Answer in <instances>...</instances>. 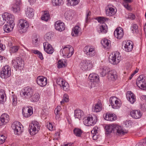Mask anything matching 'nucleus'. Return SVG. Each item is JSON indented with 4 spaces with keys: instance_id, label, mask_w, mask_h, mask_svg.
I'll list each match as a JSON object with an SVG mask.
<instances>
[{
    "instance_id": "f257e3e1",
    "label": "nucleus",
    "mask_w": 146,
    "mask_h": 146,
    "mask_svg": "<svg viewBox=\"0 0 146 146\" xmlns=\"http://www.w3.org/2000/svg\"><path fill=\"white\" fill-rule=\"evenodd\" d=\"M18 25L19 28V31L21 34L26 33L29 26L28 22L26 20L23 19L18 21Z\"/></svg>"
},
{
    "instance_id": "f03ea898",
    "label": "nucleus",
    "mask_w": 146,
    "mask_h": 146,
    "mask_svg": "<svg viewBox=\"0 0 146 146\" xmlns=\"http://www.w3.org/2000/svg\"><path fill=\"white\" fill-rule=\"evenodd\" d=\"M39 123L37 121H34L29 125V130L31 135H34L40 129Z\"/></svg>"
},
{
    "instance_id": "7ed1b4c3",
    "label": "nucleus",
    "mask_w": 146,
    "mask_h": 146,
    "mask_svg": "<svg viewBox=\"0 0 146 146\" xmlns=\"http://www.w3.org/2000/svg\"><path fill=\"white\" fill-rule=\"evenodd\" d=\"M11 74V68L9 66H5L1 70L0 76L2 78H7Z\"/></svg>"
},
{
    "instance_id": "20e7f679",
    "label": "nucleus",
    "mask_w": 146,
    "mask_h": 146,
    "mask_svg": "<svg viewBox=\"0 0 146 146\" xmlns=\"http://www.w3.org/2000/svg\"><path fill=\"white\" fill-rule=\"evenodd\" d=\"M80 67L83 70H90L92 68L93 65L91 60H83L80 63Z\"/></svg>"
},
{
    "instance_id": "39448f33",
    "label": "nucleus",
    "mask_w": 146,
    "mask_h": 146,
    "mask_svg": "<svg viewBox=\"0 0 146 146\" xmlns=\"http://www.w3.org/2000/svg\"><path fill=\"white\" fill-rule=\"evenodd\" d=\"M56 81L57 84L60 85L64 90L68 91L69 90V84L62 78H58L57 79Z\"/></svg>"
},
{
    "instance_id": "423d86ee",
    "label": "nucleus",
    "mask_w": 146,
    "mask_h": 146,
    "mask_svg": "<svg viewBox=\"0 0 146 146\" xmlns=\"http://www.w3.org/2000/svg\"><path fill=\"white\" fill-rule=\"evenodd\" d=\"M89 78L91 82L90 87L91 88L95 87L99 81V77L97 74H90L89 76Z\"/></svg>"
},
{
    "instance_id": "0eeeda50",
    "label": "nucleus",
    "mask_w": 146,
    "mask_h": 146,
    "mask_svg": "<svg viewBox=\"0 0 146 146\" xmlns=\"http://www.w3.org/2000/svg\"><path fill=\"white\" fill-rule=\"evenodd\" d=\"M33 94V90L32 88L30 87H27L22 90L21 95L24 98H28L31 97Z\"/></svg>"
},
{
    "instance_id": "6e6552de",
    "label": "nucleus",
    "mask_w": 146,
    "mask_h": 146,
    "mask_svg": "<svg viewBox=\"0 0 146 146\" xmlns=\"http://www.w3.org/2000/svg\"><path fill=\"white\" fill-rule=\"evenodd\" d=\"M96 116H88L87 119L85 118L83 121L84 124L87 126H92L96 124L97 121Z\"/></svg>"
},
{
    "instance_id": "1a4fd4ad",
    "label": "nucleus",
    "mask_w": 146,
    "mask_h": 146,
    "mask_svg": "<svg viewBox=\"0 0 146 146\" xmlns=\"http://www.w3.org/2000/svg\"><path fill=\"white\" fill-rule=\"evenodd\" d=\"M111 125L113 129V133H117L116 134L118 135H124L127 133V131H124L123 130L121 126L114 124Z\"/></svg>"
},
{
    "instance_id": "9d476101",
    "label": "nucleus",
    "mask_w": 146,
    "mask_h": 146,
    "mask_svg": "<svg viewBox=\"0 0 146 146\" xmlns=\"http://www.w3.org/2000/svg\"><path fill=\"white\" fill-rule=\"evenodd\" d=\"M5 22L6 21L8 24H12V27L15 25L14 22V17L13 15L8 13L5 12L2 15Z\"/></svg>"
},
{
    "instance_id": "9b49d317",
    "label": "nucleus",
    "mask_w": 146,
    "mask_h": 146,
    "mask_svg": "<svg viewBox=\"0 0 146 146\" xmlns=\"http://www.w3.org/2000/svg\"><path fill=\"white\" fill-rule=\"evenodd\" d=\"M21 125L19 122L15 121L13 122L11 125V127L14 130L15 133L19 135L23 131L21 129Z\"/></svg>"
},
{
    "instance_id": "f8f14e48",
    "label": "nucleus",
    "mask_w": 146,
    "mask_h": 146,
    "mask_svg": "<svg viewBox=\"0 0 146 146\" xmlns=\"http://www.w3.org/2000/svg\"><path fill=\"white\" fill-rule=\"evenodd\" d=\"M83 51L84 54L88 56L92 57L94 56L96 54L94 48L92 46H86L84 48Z\"/></svg>"
},
{
    "instance_id": "ddd939ff",
    "label": "nucleus",
    "mask_w": 146,
    "mask_h": 146,
    "mask_svg": "<svg viewBox=\"0 0 146 146\" xmlns=\"http://www.w3.org/2000/svg\"><path fill=\"white\" fill-rule=\"evenodd\" d=\"M70 50H73V48L70 45H67L61 49L60 52L62 53L63 55H67L68 56H71L73 54L74 52L72 51L70 52Z\"/></svg>"
},
{
    "instance_id": "4468645a",
    "label": "nucleus",
    "mask_w": 146,
    "mask_h": 146,
    "mask_svg": "<svg viewBox=\"0 0 146 146\" xmlns=\"http://www.w3.org/2000/svg\"><path fill=\"white\" fill-rule=\"evenodd\" d=\"M145 77L144 75H141L137 78L136 81V84L137 86L141 89H143L145 86L146 83Z\"/></svg>"
},
{
    "instance_id": "2eb2a0df",
    "label": "nucleus",
    "mask_w": 146,
    "mask_h": 146,
    "mask_svg": "<svg viewBox=\"0 0 146 146\" xmlns=\"http://www.w3.org/2000/svg\"><path fill=\"white\" fill-rule=\"evenodd\" d=\"M120 57L118 53H116L114 54L110 55L109 57V60L111 64L115 65L117 64L120 61Z\"/></svg>"
},
{
    "instance_id": "dca6fc26",
    "label": "nucleus",
    "mask_w": 146,
    "mask_h": 146,
    "mask_svg": "<svg viewBox=\"0 0 146 146\" xmlns=\"http://www.w3.org/2000/svg\"><path fill=\"white\" fill-rule=\"evenodd\" d=\"M37 83L41 87L45 86L47 84V80L46 78L42 76H38L36 79Z\"/></svg>"
},
{
    "instance_id": "f3484780",
    "label": "nucleus",
    "mask_w": 146,
    "mask_h": 146,
    "mask_svg": "<svg viewBox=\"0 0 146 146\" xmlns=\"http://www.w3.org/2000/svg\"><path fill=\"white\" fill-rule=\"evenodd\" d=\"M44 49L45 52L48 54H52L54 50L51 45L46 42L43 43Z\"/></svg>"
},
{
    "instance_id": "a211bd4d",
    "label": "nucleus",
    "mask_w": 146,
    "mask_h": 146,
    "mask_svg": "<svg viewBox=\"0 0 146 146\" xmlns=\"http://www.w3.org/2000/svg\"><path fill=\"white\" fill-rule=\"evenodd\" d=\"M115 36L118 39H121L123 36L124 32L123 29L120 27L117 28L114 32Z\"/></svg>"
},
{
    "instance_id": "6ab92c4d",
    "label": "nucleus",
    "mask_w": 146,
    "mask_h": 146,
    "mask_svg": "<svg viewBox=\"0 0 146 146\" xmlns=\"http://www.w3.org/2000/svg\"><path fill=\"white\" fill-rule=\"evenodd\" d=\"M122 47L125 51L129 52L132 50L133 48V45L129 41L123 42L122 43Z\"/></svg>"
},
{
    "instance_id": "aec40b11",
    "label": "nucleus",
    "mask_w": 146,
    "mask_h": 146,
    "mask_svg": "<svg viewBox=\"0 0 146 146\" xmlns=\"http://www.w3.org/2000/svg\"><path fill=\"white\" fill-rule=\"evenodd\" d=\"M22 4L21 0H16L15 3L13 5L12 7L13 11L15 13L19 12Z\"/></svg>"
},
{
    "instance_id": "412c9836",
    "label": "nucleus",
    "mask_w": 146,
    "mask_h": 146,
    "mask_svg": "<svg viewBox=\"0 0 146 146\" xmlns=\"http://www.w3.org/2000/svg\"><path fill=\"white\" fill-rule=\"evenodd\" d=\"M9 120V116L6 113L2 114L0 119V125L2 126L7 123Z\"/></svg>"
},
{
    "instance_id": "4be33fe9",
    "label": "nucleus",
    "mask_w": 146,
    "mask_h": 146,
    "mask_svg": "<svg viewBox=\"0 0 146 146\" xmlns=\"http://www.w3.org/2000/svg\"><path fill=\"white\" fill-rule=\"evenodd\" d=\"M54 26L55 29L57 30L60 32L63 31L65 28L64 24L60 21H56L55 23Z\"/></svg>"
},
{
    "instance_id": "5701e85b",
    "label": "nucleus",
    "mask_w": 146,
    "mask_h": 146,
    "mask_svg": "<svg viewBox=\"0 0 146 146\" xmlns=\"http://www.w3.org/2000/svg\"><path fill=\"white\" fill-rule=\"evenodd\" d=\"M126 97L128 100L132 104H133L136 101V98L135 95L130 91L127 92Z\"/></svg>"
},
{
    "instance_id": "b1692460",
    "label": "nucleus",
    "mask_w": 146,
    "mask_h": 146,
    "mask_svg": "<svg viewBox=\"0 0 146 146\" xmlns=\"http://www.w3.org/2000/svg\"><path fill=\"white\" fill-rule=\"evenodd\" d=\"M108 78L109 79L114 80L117 78V73L114 70L109 71L108 73Z\"/></svg>"
},
{
    "instance_id": "393cba45",
    "label": "nucleus",
    "mask_w": 146,
    "mask_h": 146,
    "mask_svg": "<svg viewBox=\"0 0 146 146\" xmlns=\"http://www.w3.org/2000/svg\"><path fill=\"white\" fill-rule=\"evenodd\" d=\"M104 119L107 121H112L116 119V117L114 114L107 113L103 115Z\"/></svg>"
},
{
    "instance_id": "a878e982",
    "label": "nucleus",
    "mask_w": 146,
    "mask_h": 146,
    "mask_svg": "<svg viewBox=\"0 0 146 146\" xmlns=\"http://www.w3.org/2000/svg\"><path fill=\"white\" fill-rule=\"evenodd\" d=\"M130 115L132 117L135 119L140 118L142 114L139 110H133L130 112Z\"/></svg>"
},
{
    "instance_id": "bb28decb",
    "label": "nucleus",
    "mask_w": 146,
    "mask_h": 146,
    "mask_svg": "<svg viewBox=\"0 0 146 146\" xmlns=\"http://www.w3.org/2000/svg\"><path fill=\"white\" fill-rule=\"evenodd\" d=\"M25 11L26 15L27 17L29 18H31L33 17L34 13L32 8L27 7Z\"/></svg>"
},
{
    "instance_id": "cd10ccee",
    "label": "nucleus",
    "mask_w": 146,
    "mask_h": 146,
    "mask_svg": "<svg viewBox=\"0 0 146 146\" xmlns=\"http://www.w3.org/2000/svg\"><path fill=\"white\" fill-rule=\"evenodd\" d=\"M74 116L75 118L80 119L83 118V112L80 110H75L74 111Z\"/></svg>"
},
{
    "instance_id": "c85d7f7f",
    "label": "nucleus",
    "mask_w": 146,
    "mask_h": 146,
    "mask_svg": "<svg viewBox=\"0 0 146 146\" xmlns=\"http://www.w3.org/2000/svg\"><path fill=\"white\" fill-rule=\"evenodd\" d=\"M102 109V106L101 102H98L93 107V110L94 112H100Z\"/></svg>"
},
{
    "instance_id": "c756f323",
    "label": "nucleus",
    "mask_w": 146,
    "mask_h": 146,
    "mask_svg": "<svg viewBox=\"0 0 146 146\" xmlns=\"http://www.w3.org/2000/svg\"><path fill=\"white\" fill-rule=\"evenodd\" d=\"M81 28L78 26H76L72 29L71 34L73 36H76L80 32Z\"/></svg>"
},
{
    "instance_id": "7c9ffc66",
    "label": "nucleus",
    "mask_w": 146,
    "mask_h": 146,
    "mask_svg": "<svg viewBox=\"0 0 146 146\" xmlns=\"http://www.w3.org/2000/svg\"><path fill=\"white\" fill-rule=\"evenodd\" d=\"M8 25H5L3 27L4 31L6 33H9L11 30H12L14 27L15 25H13L12 27V24H9Z\"/></svg>"
},
{
    "instance_id": "2f4dec72",
    "label": "nucleus",
    "mask_w": 146,
    "mask_h": 146,
    "mask_svg": "<svg viewBox=\"0 0 146 146\" xmlns=\"http://www.w3.org/2000/svg\"><path fill=\"white\" fill-rule=\"evenodd\" d=\"M40 95L38 93H36L34 95L31 96L30 100L32 102H36L39 100Z\"/></svg>"
},
{
    "instance_id": "473e14b6",
    "label": "nucleus",
    "mask_w": 146,
    "mask_h": 146,
    "mask_svg": "<svg viewBox=\"0 0 146 146\" xmlns=\"http://www.w3.org/2000/svg\"><path fill=\"white\" fill-rule=\"evenodd\" d=\"M100 29L99 31L101 33H106L108 31V26L106 24H103L100 26Z\"/></svg>"
},
{
    "instance_id": "72a5a7b5",
    "label": "nucleus",
    "mask_w": 146,
    "mask_h": 146,
    "mask_svg": "<svg viewBox=\"0 0 146 146\" xmlns=\"http://www.w3.org/2000/svg\"><path fill=\"white\" fill-rule=\"evenodd\" d=\"M106 14L108 16H111L115 14V9L112 7H110L106 10Z\"/></svg>"
},
{
    "instance_id": "f704fd0d",
    "label": "nucleus",
    "mask_w": 146,
    "mask_h": 146,
    "mask_svg": "<svg viewBox=\"0 0 146 146\" xmlns=\"http://www.w3.org/2000/svg\"><path fill=\"white\" fill-rule=\"evenodd\" d=\"M57 65L59 68L65 67L66 66V62L64 60H60L58 62Z\"/></svg>"
},
{
    "instance_id": "c9c22d12",
    "label": "nucleus",
    "mask_w": 146,
    "mask_h": 146,
    "mask_svg": "<svg viewBox=\"0 0 146 146\" xmlns=\"http://www.w3.org/2000/svg\"><path fill=\"white\" fill-rule=\"evenodd\" d=\"M64 0H53L52 4L54 6H58L63 4Z\"/></svg>"
},
{
    "instance_id": "e433bc0d",
    "label": "nucleus",
    "mask_w": 146,
    "mask_h": 146,
    "mask_svg": "<svg viewBox=\"0 0 146 146\" xmlns=\"http://www.w3.org/2000/svg\"><path fill=\"white\" fill-rule=\"evenodd\" d=\"M112 125H106L105 126V129L106 130V133L107 134H110L113 132V129Z\"/></svg>"
},
{
    "instance_id": "4c0bfd02",
    "label": "nucleus",
    "mask_w": 146,
    "mask_h": 146,
    "mask_svg": "<svg viewBox=\"0 0 146 146\" xmlns=\"http://www.w3.org/2000/svg\"><path fill=\"white\" fill-rule=\"evenodd\" d=\"M17 64L18 65V67H19V68H18L20 70L22 69L24 66V64L23 63V62L22 61L21 58L19 57H17Z\"/></svg>"
},
{
    "instance_id": "58836bf2",
    "label": "nucleus",
    "mask_w": 146,
    "mask_h": 146,
    "mask_svg": "<svg viewBox=\"0 0 146 146\" xmlns=\"http://www.w3.org/2000/svg\"><path fill=\"white\" fill-rule=\"evenodd\" d=\"M68 3L71 6H75L79 3L80 0H67Z\"/></svg>"
},
{
    "instance_id": "ea45409f",
    "label": "nucleus",
    "mask_w": 146,
    "mask_h": 146,
    "mask_svg": "<svg viewBox=\"0 0 146 146\" xmlns=\"http://www.w3.org/2000/svg\"><path fill=\"white\" fill-rule=\"evenodd\" d=\"M50 18V15L49 13L47 11L44 12L43 15L42 16L41 19L42 20L46 21H48Z\"/></svg>"
},
{
    "instance_id": "a19ab883",
    "label": "nucleus",
    "mask_w": 146,
    "mask_h": 146,
    "mask_svg": "<svg viewBox=\"0 0 146 146\" xmlns=\"http://www.w3.org/2000/svg\"><path fill=\"white\" fill-rule=\"evenodd\" d=\"M74 134L77 136L80 137L82 133V131L80 129L75 128L74 130Z\"/></svg>"
},
{
    "instance_id": "79ce46f5",
    "label": "nucleus",
    "mask_w": 146,
    "mask_h": 146,
    "mask_svg": "<svg viewBox=\"0 0 146 146\" xmlns=\"http://www.w3.org/2000/svg\"><path fill=\"white\" fill-rule=\"evenodd\" d=\"M101 44L105 48L109 46V40L107 39L104 38L101 41Z\"/></svg>"
},
{
    "instance_id": "37998d69",
    "label": "nucleus",
    "mask_w": 146,
    "mask_h": 146,
    "mask_svg": "<svg viewBox=\"0 0 146 146\" xmlns=\"http://www.w3.org/2000/svg\"><path fill=\"white\" fill-rule=\"evenodd\" d=\"M96 19L99 23H102V24L104 23L105 21L108 20V19L107 18L102 17H98Z\"/></svg>"
},
{
    "instance_id": "c03bdc74",
    "label": "nucleus",
    "mask_w": 146,
    "mask_h": 146,
    "mask_svg": "<svg viewBox=\"0 0 146 146\" xmlns=\"http://www.w3.org/2000/svg\"><path fill=\"white\" fill-rule=\"evenodd\" d=\"M109 71L108 68H107L105 67L103 68L102 70V72H100L101 76L102 77L105 76L107 73L108 74Z\"/></svg>"
},
{
    "instance_id": "a18cd8bd",
    "label": "nucleus",
    "mask_w": 146,
    "mask_h": 146,
    "mask_svg": "<svg viewBox=\"0 0 146 146\" xmlns=\"http://www.w3.org/2000/svg\"><path fill=\"white\" fill-rule=\"evenodd\" d=\"M11 98L12 100V104L13 106H15L17 103V96L14 94L12 95L11 96Z\"/></svg>"
},
{
    "instance_id": "49530a36",
    "label": "nucleus",
    "mask_w": 146,
    "mask_h": 146,
    "mask_svg": "<svg viewBox=\"0 0 146 146\" xmlns=\"http://www.w3.org/2000/svg\"><path fill=\"white\" fill-rule=\"evenodd\" d=\"M64 16L66 19L67 20H69L72 17L71 12L70 11H67L64 13Z\"/></svg>"
},
{
    "instance_id": "de8ad7c7",
    "label": "nucleus",
    "mask_w": 146,
    "mask_h": 146,
    "mask_svg": "<svg viewBox=\"0 0 146 146\" xmlns=\"http://www.w3.org/2000/svg\"><path fill=\"white\" fill-rule=\"evenodd\" d=\"M138 26L137 24H133V26L131 29H132V31H133V33H137L139 31V30L138 29Z\"/></svg>"
},
{
    "instance_id": "09e8293b",
    "label": "nucleus",
    "mask_w": 146,
    "mask_h": 146,
    "mask_svg": "<svg viewBox=\"0 0 146 146\" xmlns=\"http://www.w3.org/2000/svg\"><path fill=\"white\" fill-rule=\"evenodd\" d=\"M19 48L18 46H13L10 47V51L11 53H15L18 51Z\"/></svg>"
},
{
    "instance_id": "8fccbe9b",
    "label": "nucleus",
    "mask_w": 146,
    "mask_h": 146,
    "mask_svg": "<svg viewBox=\"0 0 146 146\" xmlns=\"http://www.w3.org/2000/svg\"><path fill=\"white\" fill-rule=\"evenodd\" d=\"M69 101L68 96V94H64L63 97V99L60 102L61 104H64L65 102H67Z\"/></svg>"
},
{
    "instance_id": "3c124183",
    "label": "nucleus",
    "mask_w": 146,
    "mask_h": 146,
    "mask_svg": "<svg viewBox=\"0 0 146 146\" xmlns=\"http://www.w3.org/2000/svg\"><path fill=\"white\" fill-rule=\"evenodd\" d=\"M91 12L88 10L86 11V17L85 22L87 23L89 21L90 19V16L91 15Z\"/></svg>"
},
{
    "instance_id": "603ef678",
    "label": "nucleus",
    "mask_w": 146,
    "mask_h": 146,
    "mask_svg": "<svg viewBox=\"0 0 146 146\" xmlns=\"http://www.w3.org/2000/svg\"><path fill=\"white\" fill-rule=\"evenodd\" d=\"M17 58L14 60H12V64L13 66L15 68L17 69L19 68L18 67V65L17 64Z\"/></svg>"
},
{
    "instance_id": "864d4df0",
    "label": "nucleus",
    "mask_w": 146,
    "mask_h": 146,
    "mask_svg": "<svg viewBox=\"0 0 146 146\" xmlns=\"http://www.w3.org/2000/svg\"><path fill=\"white\" fill-rule=\"evenodd\" d=\"M6 137L3 135H0V144H3L5 141Z\"/></svg>"
},
{
    "instance_id": "5fc2aeb1",
    "label": "nucleus",
    "mask_w": 146,
    "mask_h": 146,
    "mask_svg": "<svg viewBox=\"0 0 146 146\" xmlns=\"http://www.w3.org/2000/svg\"><path fill=\"white\" fill-rule=\"evenodd\" d=\"M117 98L113 96L110 98V103L111 105L113 104L115 102L117 101Z\"/></svg>"
},
{
    "instance_id": "6e6d98bb",
    "label": "nucleus",
    "mask_w": 146,
    "mask_h": 146,
    "mask_svg": "<svg viewBox=\"0 0 146 146\" xmlns=\"http://www.w3.org/2000/svg\"><path fill=\"white\" fill-rule=\"evenodd\" d=\"M4 93L3 92L0 91V103L3 101L4 98Z\"/></svg>"
},
{
    "instance_id": "4d7b16f0",
    "label": "nucleus",
    "mask_w": 146,
    "mask_h": 146,
    "mask_svg": "<svg viewBox=\"0 0 146 146\" xmlns=\"http://www.w3.org/2000/svg\"><path fill=\"white\" fill-rule=\"evenodd\" d=\"M61 109L60 106H58L57 108L55 109L54 111L55 114H59Z\"/></svg>"
},
{
    "instance_id": "13d9d810",
    "label": "nucleus",
    "mask_w": 146,
    "mask_h": 146,
    "mask_svg": "<svg viewBox=\"0 0 146 146\" xmlns=\"http://www.w3.org/2000/svg\"><path fill=\"white\" fill-rule=\"evenodd\" d=\"M112 108L113 109H117L119 108L121 106L120 104H115L114 103L111 105Z\"/></svg>"
},
{
    "instance_id": "bf43d9fd",
    "label": "nucleus",
    "mask_w": 146,
    "mask_h": 146,
    "mask_svg": "<svg viewBox=\"0 0 146 146\" xmlns=\"http://www.w3.org/2000/svg\"><path fill=\"white\" fill-rule=\"evenodd\" d=\"M5 23V21L3 18V15H0V26L2 25Z\"/></svg>"
},
{
    "instance_id": "052dcab7",
    "label": "nucleus",
    "mask_w": 146,
    "mask_h": 146,
    "mask_svg": "<svg viewBox=\"0 0 146 146\" xmlns=\"http://www.w3.org/2000/svg\"><path fill=\"white\" fill-rule=\"evenodd\" d=\"M123 4L124 7L126 8L127 9L129 10H130L131 8L130 6L129 5L128 3H123Z\"/></svg>"
},
{
    "instance_id": "680f3d73",
    "label": "nucleus",
    "mask_w": 146,
    "mask_h": 146,
    "mask_svg": "<svg viewBox=\"0 0 146 146\" xmlns=\"http://www.w3.org/2000/svg\"><path fill=\"white\" fill-rule=\"evenodd\" d=\"M44 38L46 41H48L51 39V36L50 33H48L44 36Z\"/></svg>"
},
{
    "instance_id": "e2e57ef3",
    "label": "nucleus",
    "mask_w": 146,
    "mask_h": 146,
    "mask_svg": "<svg viewBox=\"0 0 146 146\" xmlns=\"http://www.w3.org/2000/svg\"><path fill=\"white\" fill-rule=\"evenodd\" d=\"M26 109H22V113L24 117H28L30 116V115L28 113H25V111Z\"/></svg>"
},
{
    "instance_id": "0e129e2a",
    "label": "nucleus",
    "mask_w": 146,
    "mask_h": 146,
    "mask_svg": "<svg viewBox=\"0 0 146 146\" xmlns=\"http://www.w3.org/2000/svg\"><path fill=\"white\" fill-rule=\"evenodd\" d=\"M128 18L132 20H134L135 18V16L133 14L130 13L129 14Z\"/></svg>"
},
{
    "instance_id": "69168bd1",
    "label": "nucleus",
    "mask_w": 146,
    "mask_h": 146,
    "mask_svg": "<svg viewBox=\"0 0 146 146\" xmlns=\"http://www.w3.org/2000/svg\"><path fill=\"white\" fill-rule=\"evenodd\" d=\"M38 38H34L33 40V43L34 45L36 46L38 44Z\"/></svg>"
},
{
    "instance_id": "338daca9",
    "label": "nucleus",
    "mask_w": 146,
    "mask_h": 146,
    "mask_svg": "<svg viewBox=\"0 0 146 146\" xmlns=\"http://www.w3.org/2000/svg\"><path fill=\"white\" fill-rule=\"evenodd\" d=\"M97 127H95L91 131V133L93 134H96L98 133Z\"/></svg>"
},
{
    "instance_id": "774afa93",
    "label": "nucleus",
    "mask_w": 146,
    "mask_h": 146,
    "mask_svg": "<svg viewBox=\"0 0 146 146\" xmlns=\"http://www.w3.org/2000/svg\"><path fill=\"white\" fill-rule=\"evenodd\" d=\"M141 110L143 111H146V105L144 104L141 105Z\"/></svg>"
}]
</instances>
